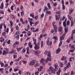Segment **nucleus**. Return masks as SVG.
<instances>
[{
    "label": "nucleus",
    "mask_w": 75,
    "mask_h": 75,
    "mask_svg": "<svg viewBox=\"0 0 75 75\" xmlns=\"http://www.w3.org/2000/svg\"><path fill=\"white\" fill-rule=\"evenodd\" d=\"M16 45H19V42H16L14 44V45H16Z\"/></svg>",
    "instance_id": "de8ad7c7"
},
{
    "label": "nucleus",
    "mask_w": 75,
    "mask_h": 75,
    "mask_svg": "<svg viewBox=\"0 0 75 75\" xmlns=\"http://www.w3.org/2000/svg\"><path fill=\"white\" fill-rule=\"evenodd\" d=\"M8 52H6L5 50H4L3 51L2 54L3 55H6V54H8Z\"/></svg>",
    "instance_id": "1a4fd4ad"
},
{
    "label": "nucleus",
    "mask_w": 75,
    "mask_h": 75,
    "mask_svg": "<svg viewBox=\"0 0 75 75\" xmlns=\"http://www.w3.org/2000/svg\"><path fill=\"white\" fill-rule=\"evenodd\" d=\"M53 38L54 40H58V39H57V38L55 36H54L53 37Z\"/></svg>",
    "instance_id": "49530a36"
},
{
    "label": "nucleus",
    "mask_w": 75,
    "mask_h": 75,
    "mask_svg": "<svg viewBox=\"0 0 75 75\" xmlns=\"http://www.w3.org/2000/svg\"><path fill=\"white\" fill-rule=\"evenodd\" d=\"M6 32H3L2 34V35L3 36H4L5 38H7V36H6Z\"/></svg>",
    "instance_id": "f3484780"
},
{
    "label": "nucleus",
    "mask_w": 75,
    "mask_h": 75,
    "mask_svg": "<svg viewBox=\"0 0 75 75\" xmlns=\"http://www.w3.org/2000/svg\"><path fill=\"white\" fill-rule=\"evenodd\" d=\"M0 8H1V9H3L4 8V4L3 2L1 3L0 6Z\"/></svg>",
    "instance_id": "9b49d317"
},
{
    "label": "nucleus",
    "mask_w": 75,
    "mask_h": 75,
    "mask_svg": "<svg viewBox=\"0 0 75 75\" xmlns=\"http://www.w3.org/2000/svg\"><path fill=\"white\" fill-rule=\"evenodd\" d=\"M51 31L52 32V33H54V31H55L56 33V32H56V30H55V29L54 30V29H52L51 30Z\"/></svg>",
    "instance_id": "2f4dec72"
},
{
    "label": "nucleus",
    "mask_w": 75,
    "mask_h": 75,
    "mask_svg": "<svg viewBox=\"0 0 75 75\" xmlns=\"http://www.w3.org/2000/svg\"><path fill=\"white\" fill-rule=\"evenodd\" d=\"M74 22L72 21H71V27H72L73 25H74Z\"/></svg>",
    "instance_id": "4c0bfd02"
},
{
    "label": "nucleus",
    "mask_w": 75,
    "mask_h": 75,
    "mask_svg": "<svg viewBox=\"0 0 75 75\" xmlns=\"http://www.w3.org/2000/svg\"><path fill=\"white\" fill-rule=\"evenodd\" d=\"M53 26L54 27V30H55L56 32H57V26L56 25H54V26Z\"/></svg>",
    "instance_id": "2eb2a0df"
},
{
    "label": "nucleus",
    "mask_w": 75,
    "mask_h": 75,
    "mask_svg": "<svg viewBox=\"0 0 75 75\" xmlns=\"http://www.w3.org/2000/svg\"><path fill=\"white\" fill-rule=\"evenodd\" d=\"M61 51V49L60 48H59L58 49H57L56 50V53L58 54L59 52Z\"/></svg>",
    "instance_id": "ddd939ff"
},
{
    "label": "nucleus",
    "mask_w": 75,
    "mask_h": 75,
    "mask_svg": "<svg viewBox=\"0 0 75 75\" xmlns=\"http://www.w3.org/2000/svg\"><path fill=\"white\" fill-rule=\"evenodd\" d=\"M47 6L48 8L49 9H51V4H50L48 3L47 4Z\"/></svg>",
    "instance_id": "412c9836"
},
{
    "label": "nucleus",
    "mask_w": 75,
    "mask_h": 75,
    "mask_svg": "<svg viewBox=\"0 0 75 75\" xmlns=\"http://www.w3.org/2000/svg\"><path fill=\"white\" fill-rule=\"evenodd\" d=\"M70 41H71V38H70L68 39L66 41V42L68 43Z\"/></svg>",
    "instance_id": "c756f323"
},
{
    "label": "nucleus",
    "mask_w": 75,
    "mask_h": 75,
    "mask_svg": "<svg viewBox=\"0 0 75 75\" xmlns=\"http://www.w3.org/2000/svg\"><path fill=\"white\" fill-rule=\"evenodd\" d=\"M36 41H37V40L35 39V40L34 41V44L35 45H37V44H36Z\"/></svg>",
    "instance_id": "e2e57ef3"
},
{
    "label": "nucleus",
    "mask_w": 75,
    "mask_h": 75,
    "mask_svg": "<svg viewBox=\"0 0 75 75\" xmlns=\"http://www.w3.org/2000/svg\"><path fill=\"white\" fill-rule=\"evenodd\" d=\"M63 25L64 27H67V23L65 22H63Z\"/></svg>",
    "instance_id": "6ab92c4d"
},
{
    "label": "nucleus",
    "mask_w": 75,
    "mask_h": 75,
    "mask_svg": "<svg viewBox=\"0 0 75 75\" xmlns=\"http://www.w3.org/2000/svg\"><path fill=\"white\" fill-rule=\"evenodd\" d=\"M48 10V8L46 6H45L44 9V11H45V10Z\"/></svg>",
    "instance_id": "393cba45"
},
{
    "label": "nucleus",
    "mask_w": 75,
    "mask_h": 75,
    "mask_svg": "<svg viewBox=\"0 0 75 75\" xmlns=\"http://www.w3.org/2000/svg\"><path fill=\"white\" fill-rule=\"evenodd\" d=\"M71 22H70V21H67V26H69V24H70Z\"/></svg>",
    "instance_id": "c9c22d12"
},
{
    "label": "nucleus",
    "mask_w": 75,
    "mask_h": 75,
    "mask_svg": "<svg viewBox=\"0 0 75 75\" xmlns=\"http://www.w3.org/2000/svg\"><path fill=\"white\" fill-rule=\"evenodd\" d=\"M38 31H39V29H38V28L36 29L35 30H33V32H38Z\"/></svg>",
    "instance_id": "c85d7f7f"
},
{
    "label": "nucleus",
    "mask_w": 75,
    "mask_h": 75,
    "mask_svg": "<svg viewBox=\"0 0 75 75\" xmlns=\"http://www.w3.org/2000/svg\"><path fill=\"white\" fill-rule=\"evenodd\" d=\"M14 71L15 72H16V71H18V69L17 68H15L14 69Z\"/></svg>",
    "instance_id": "052dcab7"
},
{
    "label": "nucleus",
    "mask_w": 75,
    "mask_h": 75,
    "mask_svg": "<svg viewBox=\"0 0 75 75\" xmlns=\"http://www.w3.org/2000/svg\"><path fill=\"white\" fill-rule=\"evenodd\" d=\"M71 48H73V50H75V45H72V46H71Z\"/></svg>",
    "instance_id": "ea45409f"
},
{
    "label": "nucleus",
    "mask_w": 75,
    "mask_h": 75,
    "mask_svg": "<svg viewBox=\"0 0 75 75\" xmlns=\"http://www.w3.org/2000/svg\"><path fill=\"white\" fill-rule=\"evenodd\" d=\"M58 28L59 32H60L61 33H63V32H62V26H59L58 27Z\"/></svg>",
    "instance_id": "6e6552de"
},
{
    "label": "nucleus",
    "mask_w": 75,
    "mask_h": 75,
    "mask_svg": "<svg viewBox=\"0 0 75 75\" xmlns=\"http://www.w3.org/2000/svg\"><path fill=\"white\" fill-rule=\"evenodd\" d=\"M2 24L1 23L0 25V30H1L2 29Z\"/></svg>",
    "instance_id": "bf43d9fd"
},
{
    "label": "nucleus",
    "mask_w": 75,
    "mask_h": 75,
    "mask_svg": "<svg viewBox=\"0 0 75 75\" xmlns=\"http://www.w3.org/2000/svg\"><path fill=\"white\" fill-rule=\"evenodd\" d=\"M30 48H33V45H31V42H29L28 44Z\"/></svg>",
    "instance_id": "4be33fe9"
},
{
    "label": "nucleus",
    "mask_w": 75,
    "mask_h": 75,
    "mask_svg": "<svg viewBox=\"0 0 75 75\" xmlns=\"http://www.w3.org/2000/svg\"><path fill=\"white\" fill-rule=\"evenodd\" d=\"M57 6V3H54L53 5V6H54V7H55V6Z\"/></svg>",
    "instance_id": "3c124183"
},
{
    "label": "nucleus",
    "mask_w": 75,
    "mask_h": 75,
    "mask_svg": "<svg viewBox=\"0 0 75 75\" xmlns=\"http://www.w3.org/2000/svg\"><path fill=\"white\" fill-rule=\"evenodd\" d=\"M48 53V51H47V50H46L45 51V52L44 54L45 55H47V54Z\"/></svg>",
    "instance_id": "c03bdc74"
},
{
    "label": "nucleus",
    "mask_w": 75,
    "mask_h": 75,
    "mask_svg": "<svg viewBox=\"0 0 75 75\" xmlns=\"http://www.w3.org/2000/svg\"><path fill=\"white\" fill-rule=\"evenodd\" d=\"M61 72V70H59L58 72H57V75H59L60 74Z\"/></svg>",
    "instance_id": "72a5a7b5"
},
{
    "label": "nucleus",
    "mask_w": 75,
    "mask_h": 75,
    "mask_svg": "<svg viewBox=\"0 0 75 75\" xmlns=\"http://www.w3.org/2000/svg\"><path fill=\"white\" fill-rule=\"evenodd\" d=\"M70 64H71V63H70L69 62L68 63V64H67L66 67L67 68V69H68V68H69V66H70Z\"/></svg>",
    "instance_id": "aec40b11"
},
{
    "label": "nucleus",
    "mask_w": 75,
    "mask_h": 75,
    "mask_svg": "<svg viewBox=\"0 0 75 75\" xmlns=\"http://www.w3.org/2000/svg\"><path fill=\"white\" fill-rule=\"evenodd\" d=\"M44 16V13H42L40 16V17L41 18H42Z\"/></svg>",
    "instance_id": "58836bf2"
},
{
    "label": "nucleus",
    "mask_w": 75,
    "mask_h": 75,
    "mask_svg": "<svg viewBox=\"0 0 75 75\" xmlns=\"http://www.w3.org/2000/svg\"><path fill=\"white\" fill-rule=\"evenodd\" d=\"M35 64V61L34 60H33L32 61L30 62L29 63V65L30 66H33Z\"/></svg>",
    "instance_id": "423d86ee"
},
{
    "label": "nucleus",
    "mask_w": 75,
    "mask_h": 75,
    "mask_svg": "<svg viewBox=\"0 0 75 75\" xmlns=\"http://www.w3.org/2000/svg\"><path fill=\"white\" fill-rule=\"evenodd\" d=\"M22 52H25V48H24L22 51Z\"/></svg>",
    "instance_id": "0e129e2a"
},
{
    "label": "nucleus",
    "mask_w": 75,
    "mask_h": 75,
    "mask_svg": "<svg viewBox=\"0 0 75 75\" xmlns=\"http://www.w3.org/2000/svg\"><path fill=\"white\" fill-rule=\"evenodd\" d=\"M46 42L47 45H49V46L51 45L52 44V41L50 42V40H47Z\"/></svg>",
    "instance_id": "20e7f679"
},
{
    "label": "nucleus",
    "mask_w": 75,
    "mask_h": 75,
    "mask_svg": "<svg viewBox=\"0 0 75 75\" xmlns=\"http://www.w3.org/2000/svg\"><path fill=\"white\" fill-rule=\"evenodd\" d=\"M29 33V36H30L32 34V33L31 31H29L28 32Z\"/></svg>",
    "instance_id": "603ef678"
},
{
    "label": "nucleus",
    "mask_w": 75,
    "mask_h": 75,
    "mask_svg": "<svg viewBox=\"0 0 75 75\" xmlns=\"http://www.w3.org/2000/svg\"><path fill=\"white\" fill-rule=\"evenodd\" d=\"M60 64L61 67L62 68V67H63V65H64V64H63V63H62L61 62L60 63Z\"/></svg>",
    "instance_id": "a18cd8bd"
},
{
    "label": "nucleus",
    "mask_w": 75,
    "mask_h": 75,
    "mask_svg": "<svg viewBox=\"0 0 75 75\" xmlns=\"http://www.w3.org/2000/svg\"><path fill=\"white\" fill-rule=\"evenodd\" d=\"M62 9L65 10V6L64 5V0H62Z\"/></svg>",
    "instance_id": "0eeeda50"
},
{
    "label": "nucleus",
    "mask_w": 75,
    "mask_h": 75,
    "mask_svg": "<svg viewBox=\"0 0 75 75\" xmlns=\"http://www.w3.org/2000/svg\"><path fill=\"white\" fill-rule=\"evenodd\" d=\"M13 57L14 59H15V58H17V55H15V54H14L13 55Z\"/></svg>",
    "instance_id": "864d4df0"
},
{
    "label": "nucleus",
    "mask_w": 75,
    "mask_h": 75,
    "mask_svg": "<svg viewBox=\"0 0 75 75\" xmlns=\"http://www.w3.org/2000/svg\"><path fill=\"white\" fill-rule=\"evenodd\" d=\"M55 17H56V20H58L59 19V18H58V16H57V15H56Z\"/></svg>",
    "instance_id": "a19ab883"
},
{
    "label": "nucleus",
    "mask_w": 75,
    "mask_h": 75,
    "mask_svg": "<svg viewBox=\"0 0 75 75\" xmlns=\"http://www.w3.org/2000/svg\"><path fill=\"white\" fill-rule=\"evenodd\" d=\"M74 74V71H71V75H73Z\"/></svg>",
    "instance_id": "8fccbe9b"
},
{
    "label": "nucleus",
    "mask_w": 75,
    "mask_h": 75,
    "mask_svg": "<svg viewBox=\"0 0 75 75\" xmlns=\"http://www.w3.org/2000/svg\"><path fill=\"white\" fill-rule=\"evenodd\" d=\"M40 46L38 45H35V50H38Z\"/></svg>",
    "instance_id": "9d476101"
},
{
    "label": "nucleus",
    "mask_w": 75,
    "mask_h": 75,
    "mask_svg": "<svg viewBox=\"0 0 75 75\" xmlns=\"http://www.w3.org/2000/svg\"><path fill=\"white\" fill-rule=\"evenodd\" d=\"M60 13H61V11H59L56 12V14H60Z\"/></svg>",
    "instance_id": "6e6d98bb"
},
{
    "label": "nucleus",
    "mask_w": 75,
    "mask_h": 75,
    "mask_svg": "<svg viewBox=\"0 0 75 75\" xmlns=\"http://www.w3.org/2000/svg\"><path fill=\"white\" fill-rule=\"evenodd\" d=\"M29 23L31 26H32V24H34V22L33 21H29Z\"/></svg>",
    "instance_id": "b1692460"
},
{
    "label": "nucleus",
    "mask_w": 75,
    "mask_h": 75,
    "mask_svg": "<svg viewBox=\"0 0 75 75\" xmlns=\"http://www.w3.org/2000/svg\"><path fill=\"white\" fill-rule=\"evenodd\" d=\"M43 44H44V42H43V41H42L41 42V48H42V47H43Z\"/></svg>",
    "instance_id": "79ce46f5"
},
{
    "label": "nucleus",
    "mask_w": 75,
    "mask_h": 75,
    "mask_svg": "<svg viewBox=\"0 0 75 75\" xmlns=\"http://www.w3.org/2000/svg\"><path fill=\"white\" fill-rule=\"evenodd\" d=\"M35 19H36V20L38 19V16H36L35 17Z\"/></svg>",
    "instance_id": "338daca9"
},
{
    "label": "nucleus",
    "mask_w": 75,
    "mask_h": 75,
    "mask_svg": "<svg viewBox=\"0 0 75 75\" xmlns=\"http://www.w3.org/2000/svg\"><path fill=\"white\" fill-rule=\"evenodd\" d=\"M66 58H67V57L63 56L61 58V60L62 61H63V60H65V59H66Z\"/></svg>",
    "instance_id": "a211bd4d"
},
{
    "label": "nucleus",
    "mask_w": 75,
    "mask_h": 75,
    "mask_svg": "<svg viewBox=\"0 0 75 75\" xmlns=\"http://www.w3.org/2000/svg\"><path fill=\"white\" fill-rule=\"evenodd\" d=\"M0 64L1 67H4V64L2 62H0Z\"/></svg>",
    "instance_id": "5fc2aeb1"
},
{
    "label": "nucleus",
    "mask_w": 75,
    "mask_h": 75,
    "mask_svg": "<svg viewBox=\"0 0 75 75\" xmlns=\"http://www.w3.org/2000/svg\"><path fill=\"white\" fill-rule=\"evenodd\" d=\"M19 35H17V36H16V38L17 40L19 39Z\"/></svg>",
    "instance_id": "13d9d810"
},
{
    "label": "nucleus",
    "mask_w": 75,
    "mask_h": 75,
    "mask_svg": "<svg viewBox=\"0 0 75 75\" xmlns=\"http://www.w3.org/2000/svg\"><path fill=\"white\" fill-rule=\"evenodd\" d=\"M39 21H38L37 22H35V25H37L38 23H39Z\"/></svg>",
    "instance_id": "f704fd0d"
},
{
    "label": "nucleus",
    "mask_w": 75,
    "mask_h": 75,
    "mask_svg": "<svg viewBox=\"0 0 75 75\" xmlns=\"http://www.w3.org/2000/svg\"><path fill=\"white\" fill-rule=\"evenodd\" d=\"M74 34H73V33H72L71 35V40H74L73 38Z\"/></svg>",
    "instance_id": "5701e85b"
},
{
    "label": "nucleus",
    "mask_w": 75,
    "mask_h": 75,
    "mask_svg": "<svg viewBox=\"0 0 75 75\" xmlns=\"http://www.w3.org/2000/svg\"><path fill=\"white\" fill-rule=\"evenodd\" d=\"M7 43L8 44H10V40H8V42H7Z\"/></svg>",
    "instance_id": "680f3d73"
},
{
    "label": "nucleus",
    "mask_w": 75,
    "mask_h": 75,
    "mask_svg": "<svg viewBox=\"0 0 75 75\" xmlns=\"http://www.w3.org/2000/svg\"><path fill=\"white\" fill-rule=\"evenodd\" d=\"M22 48H23L22 47H21L20 48H18L17 49V50L18 51V52L19 51H20V50H21V49H22Z\"/></svg>",
    "instance_id": "473e14b6"
},
{
    "label": "nucleus",
    "mask_w": 75,
    "mask_h": 75,
    "mask_svg": "<svg viewBox=\"0 0 75 75\" xmlns=\"http://www.w3.org/2000/svg\"><path fill=\"white\" fill-rule=\"evenodd\" d=\"M65 38V37L64 36L60 37V41H62L63 40H64Z\"/></svg>",
    "instance_id": "f8f14e48"
},
{
    "label": "nucleus",
    "mask_w": 75,
    "mask_h": 75,
    "mask_svg": "<svg viewBox=\"0 0 75 75\" xmlns=\"http://www.w3.org/2000/svg\"><path fill=\"white\" fill-rule=\"evenodd\" d=\"M51 52H48L47 59H46V62H48V61H51Z\"/></svg>",
    "instance_id": "f257e3e1"
},
{
    "label": "nucleus",
    "mask_w": 75,
    "mask_h": 75,
    "mask_svg": "<svg viewBox=\"0 0 75 75\" xmlns=\"http://www.w3.org/2000/svg\"><path fill=\"white\" fill-rule=\"evenodd\" d=\"M69 1L71 4H73V1H72L70 0Z\"/></svg>",
    "instance_id": "774afa93"
},
{
    "label": "nucleus",
    "mask_w": 75,
    "mask_h": 75,
    "mask_svg": "<svg viewBox=\"0 0 75 75\" xmlns=\"http://www.w3.org/2000/svg\"><path fill=\"white\" fill-rule=\"evenodd\" d=\"M40 64L39 63L37 64H35L34 65L35 67H39L40 66Z\"/></svg>",
    "instance_id": "bb28decb"
},
{
    "label": "nucleus",
    "mask_w": 75,
    "mask_h": 75,
    "mask_svg": "<svg viewBox=\"0 0 75 75\" xmlns=\"http://www.w3.org/2000/svg\"><path fill=\"white\" fill-rule=\"evenodd\" d=\"M49 69L51 71V73H53L54 74H55V70H54V68L52 67H49Z\"/></svg>",
    "instance_id": "7ed1b4c3"
},
{
    "label": "nucleus",
    "mask_w": 75,
    "mask_h": 75,
    "mask_svg": "<svg viewBox=\"0 0 75 75\" xmlns=\"http://www.w3.org/2000/svg\"><path fill=\"white\" fill-rule=\"evenodd\" d=\"M54 67H55V71H57L58 70V64L56 63L54 64Z\"/></svg>",
    "instance_id": "39448f33"
},
{
    "label": "nucleus",
    "mask_w": 75,
    "mask_h": 75,
    "mask_svg": "<svg viewBox=\"0 0 75 75\" xmlns=\"http://www.w3.org/2000/svg\"><path fill=\"white\" fill-rule=\"evenodd\" d=\"M43 37V35H42V34H41L40 35V36L39 37V39L40 40H41V38H42V37Z\"/></svg>",
    "instance_id": "cd10ccee"
},
{
    "label": "nucleus",
    "mask_w": 75,
    "mask_h": 75,
    "mask_svg": "<svg viewBox=\"0 0 75 75\" xmlns=\"http://www.w3.org/2000/svg\"><path fill=\"white\" fill-rule=\"evenodd\" d=\"M16 52V50H13L11 51V52H10L9 53V54H11V53H13V52Z\"/></svg>",
    "instance_id": "a878e982"
},
{
    "label": "nucleus",
    "mask_w": 75,
    "mask_h": 75,
    "mask_svg": "<svg viewBox=\"0 0 75 75\" xmlns=\"http://www.w3.org/2000/svg\"><path fill=\"white\" fill-rule=\"evenodd\" d=\"M40 62L43 65H45V63L46 64V63H47L48 62L46 61V60H45V59H42L40 61Z\"/></svg>",
    "instance_id": "f03ea898"
},
{
    "label": "nucleus",
    "mask_w": 75,
    "mask_h": 75,
    "mask_svg": "<svg viewBox=\"0 0 75 75\" xmlns=\"http://www.w3.org/2000/svg\"><path fill=\"white\" fill-rule=\"evenodd\" d=\"M68 17L69 18V20H70V21H72L73 20V19L71 17V16H70L69 15H68Z\"/></svg>",
    "instance_id": "4468645a"
},
{
    "label": "nucleus",
    "mask_w": 75,
    "mask_h": 75,
    "mask_svg": "<svg viewBox=\"0 0 75 75\" xmlns=\"http://www.w3.org/2000/svg\"><path fill=\"white\" fill-rule=\"evenodd\" d=\"M28 20L29 21H33V18H28Z\"/></svg>",
    "instance_id": "37998d69"
},
{
    "label": "nucleus",
    "mask_w": 75,
    "mask_h": 75,
    "mask_svg": "<svg viewBox=\"0 0 75 75\" xmlns=\"http://www.w3.org/2000/svg\"><path fill=\"white\" fill-rule=\"evenodd\" d=\"M30 17H32V18H34V13H32L30 14Z\"/></svg>",
    "instance_id": "dca6fc26"
},
{
    "label": "nucleus",
    "mask_w": 75,
    "mask_h": 75,
    "mask_svg": "<svg viewBox=\"0 0 75 75\" xmlns=\"http://www.w3.org/2000/svg\"><path fill=\"white\" fill-rule=\"evenodd\" d=\"M5 50H6V51L7 52H8V51L9 50L8 48H5Z\"/></svg>",
    "instance_id": "69168bd1"
},
{
    "label": "nucleus",
    "mask_w": 75,
    "mask_h": 75,
    "mask_svg": "<svg viewBox=\"0 0 75 75\" xmlns=\"http://www.w3.org/2000/svg\"><path fill=\"white\" fill-rule=\"evenodd\" d=\"M21 16H24V12H21Z\"/></svg>",
    "instance_id": "4d7b16f0"
},
{
    "label": "nucleus",
    "mask_w": 75,
    "mask_h": 75,
    "mask_svg": "<svg viewBox=\"0 0 75 75\" xmlns=\"http://www.w3.org/2000/svg\"><path fill=\"white\" fill-rule=\"evenodd\" d=\"M26 50H27V52L26 54H28V47H27L26 48Z\"/></svg>",
    "instance_id": "09e8293b"
},
{
    "label": "nucleus",
    "mask_w": 75,
    "mask_h": 75,
    "mask_svg": "<svg viewBox=\"0 0 75 75\" xmlns=\"http://www.w3.org/2000/svg\"><path fill=\"white\" fill-rule=\"evenodd\" d=\"M68 27H65V29H64V31L65 32H67V31H68Z\"/></svg>",
    "instance_id": "e433bc0d"
},
{
    "label": "nucleus",
    "mask_w": 75,
    "mask_h": 75,
    "mask_svg": "<svg viewBox=\"0 0 75 75\" xmlns=\"http://www.w3.org/2000/svg\"><path fill=\"white\" fill-rule=\"evenodd\" d=\"M46 14H51V11H46Z\"/></svg>",
    "instance_id": "7c9ffc66"
}]
</instances>
